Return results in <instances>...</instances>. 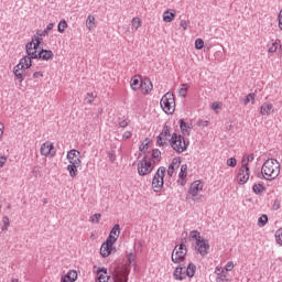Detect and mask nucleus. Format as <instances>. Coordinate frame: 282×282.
I'll return each mask as SVG.
<instances>
[{
  "label": "nucleus",
  "mask_w": 282,
  "mask_h": 282,
  "mask_svg": "<svg viewBox=\"0 0 282 282\" xmlns=\"http://www.w3.org/2000/svg\"><path fill=\"white\" fill-rule=\"evenodd\" d=\"M37 58H40L41 61H51L52 58H54V52L41 48L39 51Z\"/></svg>",
  "instance_id": "obj_20"
},
{
  "label": "nucleus",
  "mask_w": 282,
  "mask_h": 282,
  "mask_svg": "<svg viewBox=\"0 0 282 282\" xmlns=\"http://www.w3.org/2000/svg\"><path fill=\"white\" fill-rule=\"evenodd\" d=\"M166 175V167L160 166L158 171L154 173L152 178V188L154 193H162V188H164V177Z\"/></svg>",
  "instance_id": "obj_3"
},
{
  "label": "nucleus",
  "mask_w": 282,
  "mask_h": 282,
  "mask_svg": "<svg viewBox=\"0 0 282 282\" xmlns=\"http://www.w3.org/2000/svg\"><path fill=\"white\" fill-rule=\"evenodd\" d=\"M115 282H129V276L127 274L117 275Z\"/></svg>",
  "instance_id": "obj_49"
},
{
  "label": "nucleus",
  "mask_w": 282,
  "mask_h": 282,
  "mask_svg": "<svg viewBox=\"0 0 282 282\" xmlns=\"http://www.w3.org/2000/svg\"><path fill=\"white\" fill-rule=\"evenodd\" d=\"M119 127L121 129H127V127H129V122H127V120H122L119 122Z\"/></svg>",
  "instance_id": "obj_61"
},
{
  "label": "nucleus",
  "mask_w": 282,
  "mask_h": 282,
  "mask_svg": "<svg viewBox=\"0 0 282 282\" xmlns=\"http://www.w3.org/2000/svg\"><path fill=\"white\" fill-rule=\"evenodd\" d=\"M279 48L281 50V40L276 39L275 42H273L269 47L268 53L274 54V52H276Z\"/></svg>",
  "instance_id": "obj_33"
},
{
  "label": "nucleus",
  "mask_w": 282,
  "mask_h": 282,
  "mask_svg": "<svg viewBox=\"0 0 282 282\" xmlns=\"http://www.w3.org/2000/svg\"><path fill=\"white\" fill-rule=\"evenodd\" d=\"M108 155V160L111 164H113V162H116V150H110L107 152Z\"/></svg>",
  "instance_id": "obj_48"
},
{
  "label": "nucleus",
  "mask_w": 282,
  "mask_h": 282,
  "mask_svg": "<svg viewBox=\"0 0 282 282\" xmlns=\"http://www.w3.org/2000/svg\"><path fill=\"white\" fill-rule=\"evenodd\" d=\"M246 161L247 162V166H248V162H254V153L249 154L247 158L242 159V162Z\"/></svg>",
  "instance_id": "obj_54"
},
{
  "label": "nucleus",
  "mask_w": 282,
  "mask_h": 282,
  "mask_svg": "<svg viewBox=\"0 0 282 282\" xmlns=\"http://www.w3.org/2000/svg\"><path fill=\"white\" fill-rule=\"evenodd\" d=\"M272 208H273V210H279V208H281V200L280 199H275L273 202Z\"/></svg>",
  "instance_id": "obj_55"
},
{
  "label": "nucleus",
  "mask_w": 282,
  "mask_h": 282,
  "mask_svg": "<svg viewBox=\"0 0 282 282\" xmlns=\"http://www.w3.org/2000/svg\"><path fill=\"white\" fill-rule=\"evenodd\" d=\"M94 93H87L86 97L84 98V102L86 105H91V102H94Z\"/></svg>",
  "instance_id": "obj_44"
},
{
  "label": "nucleus",
  "mask_w": 282,
  "mask_h": 282,
  "mask_svg": "<svg viewBox=\"0 0 282 282\" xmlns=\"http://www.w3.org/2000/svg\"><path fill=\"white\" fill-rule=\"evenodd\" d=\"M196 250L199 256L206 257V254H208V250H210V243H208V240L203 238L196 242Z\"/></svg>",
  "instance_id": "obj_9"
},
{
  "label": "nucleus",
  "mask_w": 282,
  "mask_h": 282,
  "mask_svg": "<svg viewBox=\"0 0 282 282\" xmlns=\"http://www.w3.org/2000/svg\"><path fill=\"white\" fill-rule=\"evenodd\" d=\"M116 243V238L111 240V237H108L106 241L101 245L100 254L104 259H107L109 254H111V250H113V245Z\"/></svg>",
  "instance_id": "obj_8"
},
{
  "label": "nucleus",
  "mask_w": 282,
  "mask_h": 282,
  "mask_svg": "<svg viewBox=\"0 0 282 282\" xmlns=\"http://www.w3.org/2000/svg\"><path fill=\"white\" fill-rule=\"evenodd\" d=\"M224 270H225V272H227V274H228V272H232V270H235V263L232 261L227 262Z\"/></svg>",
  "instance_id": "obj_51"
},
{
  "label": "nucleus",
  "mask_w": 282,
  "mask_h": 282,
  "mask_svg": "<svg viewBox=\"0 0 282 282\" xmlns=\"http://www.w3.org/2000/svg\"><path fill=\"white\" fill-rule=\"evenodd\" d=\"M275 241L279 246H282V228L275 231Z\"/></svg>",
  "instance_id": "obj_47"
},
{
  "label": "nucleus",
  "mask_w": 282,
  "mask_h": 282,
  "mask_svg": "<svg viewBox=\"0 0 282 282\" xmlns=\"http://www.w3.org/2000/svg\"><path fill=\"white\" fill-rule=\"evenodd\" d=\"M31 41H33L34 47H41V43H43V35H39L35 33Z\"/></svg>",
  "instance_id": "obj_35"
},
{
  "label": "nucleus",
  "mask_w": 282,
  "mask_h": 282,
  "mask_svg": "<svg viewBox=\"0 0 282 282\" xmlns=\"http://www.w3.org/2000/svg\"><path fill=\"white\" fill-rule=\"evenodd\" d=\"M13 74H14L15 78H18L19 83H23V80H25V76H28V72H25V69L21 68L20 65H15L13 67Z\"/></svg>",
  "instance_id": "obj_19"
},
{
  "label": "nucleus",
  "mask_w": 282,
  "mask_h": 282,
  "mask_svg": "<svg viewBox=\"0 0 282 282\" xmlns=\"http://www.w3.org/2000/svg\"><path fill=\"white\" fill-rule=\"evenodd\" d=\"M170 145L176 153H184L188 149V141L182 134L173 133L170 139Z\"/></svg>",
  "instance_id": "obj_2"
},
{
  "label": "nucleus",
  "mask_w": 282,
  "mask_h": 282,
  "mask_svg": "<svg viewBox=\"0 0 282 282\" xmlns=\"http://www.w3.org/2000/svg\"><path fill=\"white\" fill-rule=\"evenodd\" d=\"M261 116H270V113H274V106L272 104H263L260 107Z\"/></svg>",
  "instance_id": "obj_23"
},
{
  "label": "nucleus",
  "mask_w": 282,
  "mask_h": 282,
  "mask_svg": "<svg viewBox=\"0 0 282 282\" xmlns=\"http://www.w3.org/2000/svg\"><path fill=\"white\" fill-rule=\"evenodd\" d=\"M53 150H54L53 143L44 142L41 145L40 153H41V155H44L45 158H47V155H51V158H54V155H56V151H53Z\"/></svg>",
  "instance_id": "obj_11"
},
{
  "label": "nucleus",
  "mask_w": 282,
  "mask_h": 282,
  "mask_svg": "<svg viewBox=\"0 0 282 282\" xmlns=\"http://www.w3.org/2000/svg\"><path fill=\"white\" fill-rule=\"evenodd\" d=\"M96 25V18L93 15H88L86 20V28L89 30H94V26Z\"/></svg>",
  "instance_id": "obj_36"
},
{
  "label": "nucleus",
  "mask_w": 282,
  "mask_h": 282,
  "mask_svg": "<svg viewBox=\"0 0 282 282\" xmlns=\"http://www.w3.org/2000/svg\"><path fill=\"white\" fill-rule=\"evenodd\" d=\"M173 276L176 281H184L186 279V267L178 265L173 272Z\"/></svg>",
  "instance_id": "obj_16"
},
{
  "label": "nucleus",
  "mask_w": 282,
  "mask_h": 282,
  "mask_svg": "<svg viewBox=\"0 0 282 282\" xmlns=\"http://www.w3.org/2000/svg\"><path fill=\"white\" fill-rule=\"evenodd\" d=\"M132 29L138 31L140 30V28H142V21L140 20V18H133L132 21Z\"/></svg>",
  "instance_id": "obj_39"
},
{
  "label": "nucleus",
  "mask_w": 282,
  "mask_h": 282,
  "mask_svg": "<svg viewBox=\"0 0 282 282\" xmlns=\"http://www.w3.org/2000/svg\"><path fill=\"white\" fill-rule=\"evenodd\" d=\"M195 48H196V50H203V48H204V40H202V39H196V40H195Z\"/></svg>",
  "instance_id": "obj_52"
},
{
  "label": "nucleus",
  "mask_w": 282,
  "mask_h": 282,
  "mask_svg": "<svg viewBox=\"0 0 282 282\" xmlns=\"http://www.w3.org/2000/svg\"><path fill=\"white\" fill-rule=\"evenodd\" d=\"M139 150L141 151V153H147V151L149 150V143H142L139 147Z\"/></svg>",
  "instance_id": "obj_56"
},
{
  "label": "nucleus",
  "mask_w": 282,
  "mask_h": 282,
  "mask_svg": "<svg viewBox=\"0 0 282 282\" xmlns=\"http://www.w3.org/2000/svg\"><path fill=\"white\" fill-rule=\"evenodd\" d=\"M98 281L99 282H109V275H107L106 268H99L97 270Z\"/></svg>",
  "instance_id": "obj_26"
},
{
  "label": "nucleus",
  "mask_w": 282,
  "mask_h": 282,
  "mask_svg": "<svg viewBox=\"0 0 282 282\" xmlns=\"http://www.w3.org/2000/svg\"><path fill=\"white\" fill-rule=\"evenodd\" d=\"M173 19H175V10H166L163 12V21L165 23H172Z\"/></svg>",
  "instance_id": "obj_28"
},
{
  "label": "nucleus",
  "mask_w": 282,
  "mask_h": 282,
  "mask_svg": "<svg viewBox=\"0 0 282 282\" xmlns=\"http://www.w3.org/2000/svg\"><path fill=\"white\" fill-rule=\"evenodd\" d=\"M195 272H197V267L195 265V263L189 262L186 270H185V274L189 278L193 279V276H195Z\"/></svg>",
  "instance_id": "obj_29"
},
{
  "label": "nucleus",
  "mask_w": 282,
  "mask_h": 282,
  "mask_svg": "<svg viewBox=\"0 0 282 282\" xmlns=\"http://www.w3.org/2000/svg\"><path fill=\"white\" fill-rule=\"evenodd\" d=\"M140 89H142L144 96H148V94H151V91L153 90V83L151 82V79L144 78L143 80H141Z\"/></svg>",
  "instance_id": "obj_17"
},
{
  "label": "nucleus",
  "mask_w": 282,
  "mask_h": 282,
  "mask_svg": "<svg viewBox=\"0 0 282 282\" xmlns=\"http://www.w3.org/2000/svg\"><path fill=\"white\" fill-rule=\"evenodd\" d=\"M188 253V249H186V245L182 242L178 247L176 246L172 252V262L173 263H182L184 259H186V254Z\"/></svg>",
  "instance_id": "obj_6"
},
{
  "label": "nucleus",
  "mask_w": 282,
  "mask_h": 282,
  "mask_svg": "<svg viewBox=\"0 0 282 282\" xmlns=\"http://www.w3.org/2000/svg\"><path fill=\"white\" fill-rule=\"evenodd\" d=\"M2 230H8V227L10 226V218L8 216H3L2 218Z\"/></svg>",
  "instance_id": "obj_50"
},
{
  "label": "nucleus",
  "mask_w": 282,
  "mask_h": 282,
  "mask_svg": "<svg viewBox=\"0 0 282 282\" xmlns=\"http://www.w3.org/2000/svg\"><path fill=\"white\" fill-rule=\"evenodd\" d=\"M254 98H256V95L253 93L248 94L243 101L245 105H248L249 102H252V105H254Z\"/></svg>",
  "instance_id": "obj_45"
},
{
  "label": "nucleus",
  "mask_w": 282,
  "mask_h": 282,
  "mask_svg": "<svg viewBox=\"0 0 282 282\" xmlns=\"http://www.w3.org/2000/svg\"><path fill=\"white\" fill-rule=\"evenodd\" d=\"M32 174L34 175V177H41V169H39L36 166L33 167Z\"/></svg>",
  "instance_id": "obj_58"
},
{
  "label": "nucleus",
  "mask_w": 282,
  "mask_h": 282,
  "mask_svg": "<svg viewBox=\"0 0 282 282\" xmlns=\"http://www.w3.org/2000/svg\"><path fill=\"white\" fill-rule=\"evenodd\" d=\"M37 48V46H34V41L26 43L25 50L29 58H39V52L36 51Z\"/></svg>",
  "instance_id": "obj_13"
},
{
  "label": "nucleus",
  "mask_w": 282,
  "mask_h": 282,
  "mask_svg": "<svg viewBox=\"0 0 282 282\" xmlns=\"http://www.w3.org/2000/svg\"><path fill=\"white\" fill-rule=\"evenodd\" d=\"M128 261H129L130 265L133 264L135 262V254L129 253Z\"/></svg>",
  "instance_id": "obj_60"
},
{
  "label": "nucleus",
  "mask_w": 282,
  "mask_h": 282,
  "mask_svg": "<svg viewBox=\"0 0 282 282\" xmlns=\"http://www.w3.org/2000/svg\"><path fill=\"white\" fill-rule=\"evenodd\" d=\"M51 30H54V23L47 24L44 31L37 30L36 34H39V36H46V34H50Z\"/></svg>",
  "instance_id": "obj_34"
},
{
  "label": "nucleus",
  "mask_w": 282,
  "mask_h": 282,
  "mask_svg": "<svg viewBox=\"0 0 282 282\" xmlns=\"http://www.w3.org/2000/svg\"><path fill=\"white\" fill-rule=\"evenodd\" d=\"M152 159L154 162H160L162 160V152L159 149L152 150Z\"/></svg>",
  "instance_id": "obj_40"
},
{
  "label": "nucleus",
  "mask_w": 282,
  "mask_h": 282,
  "mask_svg": "<svg viewBox=\"0 0 282 282\" xmlns=\"http://www.w3.org/2000/svg\"><path fill=\"white\" fill-rule=\"evenodd\" d=\"M189 239H195V241L197 243L198 241H202V239H204V238H202V234H199L198 230H192L189 232Z\"/></svg>",
  "instance_id": "obj_37"
},
{
  "label": "nucleus",
  "mask_w": 282,
  "mask_h": 282,
  "mask_svg": "<svg viewBox=\"0 0 282 282\" xmlns=\"http://www.w3.org/2000/svg\"><path fill=\"white\" fill-rule=\"evenodd\" d=\"M79 166H80V164H74V163H69L67 165V171H68L70 177H76V175H78Z\"/></svg>",
  "instance_id": "obj_30"
},
{
  "label": "nucleus",
  "mask_w": 282,
  "mask_h": 282,
  "mask_svg": "<svg viewBox=\"0 0 282 282\" xmlns=\"http://www.w3.org/2000/svg\"><path fill=\"white\" fill-rule=\"evenodd\" d=\"M265 224H268V215L262 214L259 219H258V226L260 228H263V226H265Z\"/></svg>",
  "instance_id": "obj_41"
},
{
  "label": "nucleus",
  "mask_w": 282,
  "mask_h": 282,
  "mask_svg": "<svg viewBox=\"0 0 282 282\" xmlns=\"http://www.w3.org/2000/svg\"><path fill=\"white\" fill-rule=\"evenodd\" d=\"M132 133L131 131H126L123 134H122V138L123 140H129V138H131Z\"/></svg>",
  "instance_id": "obj_62"
},
{
  "label": "nucleus",
  "mask_w": 282,
  "mask_h": 282,
  "mask_svg": "<svg viewBox=\"0 0 282 282\" xmlns=\"http://www.w3.org/2000/svg\"><path fill=\"white\" fill-rule=\"evenodd\" d=\"M204 185L202 184V181H195L191 184L188 194L192 195V197H197V193L199 191H203Z\"/></svg>",
  "instance_id": "obj_14"
},
{
  "label": "nucleus",
  "mask_w": 282,
  "mask_h": 282,
  "mask_svg": "<svg viewBox=\"0 0 282 282\" xmlns=\"http://www.w3.org/2000/svg\"><path fill=\"white\" fill-rule=\"evenodd\" d=\"M182 164V159L181 158H174L172 160V163L167 167V175L169 177H173V173L180 169V165Z\"/></svg>",
  "instance_id": "obj_15"
},
{
  "label": "nucleus",
  "mask_w": 282,
  "mask_h": 282,
  "mask_svg": "<svg viewBox=\"0 0 282 282\" xmlns=\"http://www.w3.org/2000/svg\"><path fill=\"white\" fill-rule=\"evenodd\" d=\"M8 162V159L6 156H0V169H2L3 164Z\"/></svg>",
  "instance_id": "obj_64"
},
{
  "label": "nucleus",
  "mask_w": 282,
  "mask_h": 282,
  "mask_svg": "<svg viewBox=\"0 0 282 282\" xmlns=\"http://www.w3.org/2000/svg\"><path fill=\"white\" fill-rule=\"evenodd\" d=\"M186 171H188V165H186V164L181 165V171L178 173V177L181 180L182 186H186V177H187Z\"/></svg>",
  "instance_id": "obj_24"
},
{
  "label": "nucleus",
  "mask_w": 282,
  "mask_h": 282,
  "mask_svg": "<svg viewBox=\"0 0 282 282\" xmlns=\"http://www.w3.org/2000/svg\"><path fill=\"white\" fill-rule=\"evenodd\" d=\"M252 191L256 195H263L265 193V186H263V183L253 184Z\"/></svg>",
  "instance_id": "obj_32"
},
{
  "label": "nucleus",
  "mask_w": 282,
  "mask_h": 282,
  "mask_svg": "<svg viewBox=\"0 0 282 282\" xmlns=\"http://www.w3.org/2000/svg\"><path fill=\"white\" fill-rule=\"evenodd\" d=\"M178 124L183 135H191V126H188V123H186L184 119H180Z\"/></svg>",
  "instance_id": "obj_27"
},
{
  "label": "nucleus",
  "mask_w": 282,
  "mask_h": 282,
  "mask_svg": "<svg viewBox=\"0 0 282 282\" xmlns=\"http://www.w3.org/2000/svg\"><path fill=\"white\" fill-rule=\"evenodd\" d=\"M160 135L163 138H171V127L169 124H164Z\"/></svg>",
  "instance_id": "obj_38"
},
{
  "label": "nucleus",
  "mask_w": 282,
  "mask_h": 282,
  "mask_svg": "<svg viewBox=\"0 0 282 282\" xmlns=\"http://www.w3.org/2000/svg\"><path fill=\"white\" fill-rule=\"evenodd\" d=\"M227 166H231V169H235V166H237V159H235V158L228 159Z\"/></svg>",
  "instance_id": "obj_53"
},
{
  "label": "nucleus",
  "mask_w": 282,
  "mask_h": 282,
  "mask_svg": "<svg viewBox=\"0 0 282 282\" xmlns=\"http://www.w3.org/2000/svg\"><path fill=\"white\" fill-rule=\"evenodd\" d=\"M180 96L186 98V94H188V84H183L182 88L178 90Z\"/></svg>",
  "instance_id": "obj_43"
},
{
  "label": "nucleus",
  "mask_w": 282,
  "mask_h": 282,
  "mask_svg": "<svg viewBox=\"0 0 282 282\" xmlns=\"http://www.w3.org/2000/svg\"><path fill=\"white\" fill-rule=\"evenodd\" d=\"M130 87L133 91H138L140 87H142V79H140V75H134L130 80Z\"/></svg>",
  "instance_id": "obj_21"
},
{
  "label": "nucleus",
  "mask_w": 282,
  "mask_h": 282,
  "mask_svg": "<svg viewBox=\"0 0 282 282\" xmlns=\"http://www.w3.org/2000/svg\"><path fill=\"white\" fill-rule=\"evenodd\" d=\"M33 78H43V72L33 73Z\"/></svg>",
  "instance_id": "obj_63"
},
{
  "label": "nucleus",
  "mask_w": 282,
  "mask_h": 282,
  "mask_svg": "<svg viewBox=\"0 0 282 282\" xmlns=\"http://www.w3.org/2000/svg\"><path fill=\"white\" fill-rule=\"evenodd\" d=\"M248 180H250V167H248L246 161H242V165L238 172V184H247Z\"/></svg>",
  "instance_id": "obj_7"
},
{
  "label": "nucleus",
  "mask_w": 282,
  "mask_h": 282,
  "mask_svg": "<svg viewBox=\"0 0 282 282\" xmlns=\"http://www.w3.org/2000/svg\"><path fill=\"white\" fill-rule=\"evenodd\" d=\"M101 217V214H94L93 216H90L89 220L91 221V224H100Z\"/></svg>",
  "instance_id": "obj_46"
},
{
  "label": "nucleus",
  "mask_w": 282,
  "mask_h": 282,
  "mask_svg": "<svg viewBox=\"0 0 282 282\" xmlns=\"http://www.w3.org/2000/svg\"><path fill=\"white\" fill-rule=\"evenodd\" d=\"M261 175L269 182L276 180L281 175V163L276 159H268L261 167Z\"/></svg>",
  "instance_id": "obj_1"
},
{
  "label": "nucleus",
  "mask_w": 282,
  "mask_h": 282,
  "mask_svg": "<svg viewBox=\"0 0 282 282\" xmlns=\"http://www.w3.org/2000/svg\"><path fill=\"white\" fill-rule=\"evenodd\" d=\"M153 169H155V161H149V158L147 155L143 156L141 161L138 162V173L142 177L144 175H149L153 172Z\"/></svg>",
  "instance_id": "obj_5"
},
{
  "label": "nucleus",
  "mask_w": 282,
  "mask_h": 282,
  "mask_svg": "<svg viewBox=\"0 0 282 282\" xmlns=\"http://www.w3.org/2000/svg\"><path fill=\"white\" fill-rule=\"evenodd\" d=\"M78 279V272L76 270H68L65 275H62L61 282H76Z\"/></svg>",
  "instance_id": "obj_18"
},
{
  "label": "nucleus",
  "mask_w": 282,
  "mask_h": 282,
  "mask_svg": "<svg viewBox=\"0 0 282 282\" xmlns=\"http://www.w3.org/2000/svg\"><path fill=\"white\" fill-rule=\"evenodd\" d=\"M21 69H30L32 67V57L24 56L20 59L19 64Z\"/></svg>",
  "instance_id": "obj_22"
},
{
  "label": "nucleus",
  "mask_w": 282,
  "mask_h": 282,
  "mask_svg": "<svg viewBox=\"0 0 282 282\" xmlns=\"http://www.w3.org/2000/svg\"><path fill=\"white\" fill-rule=\"evenodd\" d=\"M216 274V282H230V279L228 278V273L224 268L216 267L215 269Z\"/></svg>",
  "instance_id": "obj_12"
},
{
  "label": "nucleus",
  "mask_w": 282,
  "mask_h": 282,
  "mask_svg": "<svg viewBox=\"0 0 282 282\" xmlns=\"http://www.w3.org/2000/svg\"><path fill=\"white\" fill-rule=\"evenodd\" d=\"M189 23H191L189 21L182 20L181 23H180V26L183 28V30L186 31L188 29Z\"/></svg>",
  "instance_id": "obj_59"
},
{
  "label": "nucleus",
  "mask_w": 282,
  "mask_h": 282,
  "mask_svg": "<svg viewBox=\"0 0 282 282\" xmlns=\"http://www.w3.org/2000/svg\"><path fill=\"white\" fill-rule=\"evenodd\" d=\"M197 124H198V127H208L210 124V122L208 120L199 119Z\"/></svg>",
  "instance_id": "obj_57"
},
{
  "label": "nucleus",
  "mask_w": 282,
  "mask_h": 282,
  "mask_svg": "<svg viewBox=\"0 0 282 282\" xmlns=\"http://www.w3.org/2000/svg\"><path fill=\"white\" fill-rule=\"evenodd\" d=\"M69 164H83V161H80V151L76 149H72L67 152L66 155Z\"/></svg>",
  "instance_id": "obj_10"
},
{
  "label": "nucleus",
  "mask_w": 282,
  "mask_h": 282,
  "mask_svg": "<svg viewBox=\"0 0 282 282\" xmlns=\"http://www.w3.org/2000/svg\"><path fill=\"white\" fill-rule=\"evenodd\" d=\"M108 237H110V241H113V239L115 241H118V238L120 237V225L116 224Z\"/></svg>",
  "instance_id": "obj_25"
},
{
  "label": "nucleus",
  "mask_w": 282,
  "mask_h": 282,
  "mask_svg": "<svg viewBox=\"0 0 282 282\" xmlns=\"http://www.w3.org/2000/svg\"><path fill=\"white\" fill-rule=\"evenodd\" d=\"M65 30H67V21L61 20L58 25H57V32L63 34V32H65Z\"/></svg>",
  "instance_id": "obj_42"
},
{
  "label": "nucleus",
  "mask_w": 282,
  "mask_h": 282,
  "mask_svg": "<svg viewBox=\"0 0 282 282\" xmlns=\"http://www.w3.org/2000/svg\"><path fill=\"white\" fill-rule=\"evenodd\" d=\"M161 109L164 113L171 115L175 112V96L172 93H166L160 101Z\"/></svg>",
  "instance_id": "obj_4"
},
{
  "label": "nucleus",
  "mask_w": 282,
  "mask_h": 282,
  "mask_svg": "<svg viewBox=\"0 0 282 282\" xmlns=\"http://www.w3.org/2000/svg\"><path fill=\"white\" fill-rule=\"evenodd\" d=\"M156 147H162L163 149L169 147V137H162V134H159L156 137Z\"/></svg>",
  "instance_id": "obj_31"
}]
</instances>
